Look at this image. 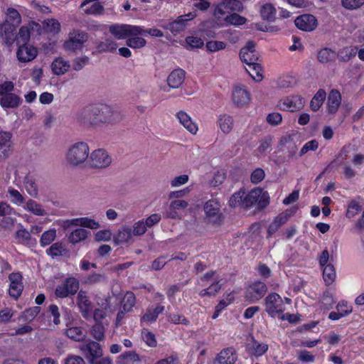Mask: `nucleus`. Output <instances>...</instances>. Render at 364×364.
<instances>
[{"instance_id": "obj_1", "label": "nucleus", "mask_w": 364, "mask_h": 364, "mask_svg": "<svg viewBox=\"0 0 364 364\" xmlns=\"http://www.w3.org/2000/svg\"><path fill=\"white\" fill-rule=\"evenodd\" d=\"M240 58L245 63L247 72L256 82H260L263 79L262 68L257 62L259 60L258 53L255 50V43L253 41H248L246 46L240 51Z\"/></svg>"}, {"instance_id": "obj_2", "label": "nucleus", "mask_w": 364, "mask_h": 364, "mask_svg": "<svg viewBox=\"0 0 364 364\" xmlns=\"http://www.w3.org/2000/svg\"><path fill=\"white\" fill-rule=\"evenodd\" d=\"M269 203V196L267 191L255 188L244 196L243 208L249 209L256 206L259 210L265 208Z\"/></svg>"}, {"instance_id": "obj_3", "label": "nucleus", "mask_w": 364, "mask_h": 364, "mask_svg": "<svg viewBox=\"0 0 364 364\" xmlns=\"http://www.w3.org/2000/svg\"><path fill=\"white\" fill-rule=\"evenodd\" d=\"M88 40V34L85 31L74 30L70 32L68 38L64 41L63 49L70 53L81 51Z\"/></svg>"}, {"instance_id": "obj_4", "label": "nucleus", "mask_w": 364, "mask_h": 364, "mask_svg": "<svg viewBox=\"0 0 364 364\" xmlns=\"http://www.w3.org/2000/svg\"><path fill=\"white\" fill-rule=\"evenodd\" d=\"M97 106L100 112L97 113V115L94 117L95 126L115 123L122 119V113L118 110L113 109L110 106L107 105H97Z\"/></svg>"}, {"instance_id": "obj_5", "label": "nucleus", "mask_w": 364, "mask_h": 364, "mask_svg": "<svg viewBox=\"0 0 364 364\" xmlns=\"http://www.w3.org/2000/svg\"><path fill=\"white\" fill-rule=\"evenodd\" d=\"M79 288V281L74 277H68L56 287L55 295L60 299L70 297L77 292Z\"/></svg>"}, {"instance_id": "obj_6", "label": "nucleus", "mask_w": 364, "mask_h": 364, "mask_svg": "<svg viewBox=\"0 0 364 364\" xmlns=\"http://www.w3.org/2000/svg\"><path fill=\"white\" fill-rule=\"evenodd\" d=\"M88 155L87 144L85 142H78L69 149L67 154V160L70 164L77 166L83 163L87 159Z\"/></svg>"}, {"instance_id": "obj_7", "label": "nucleus", "mask_w": 364, "mask_h": 364, "mask_svg": "<svg viewBox=\"0 0 364 364\" xmlns=\"http://www.w3.org/2000/svg\"><path fill=\"white\" fill-rule=\"evenodd\" d=\"M265 311L271 317L283 313L284 307L280 295L276 292L269 294L264 299Z\"/></svg>"}, {"instance_id": "obj_8", "label": "nucleus", "mask_w": 364, "mask_h": 364, "mask_svg": "<svg viewBox=\"0 0 364 364\" xmlns=\"http://www.w3.org/2000/svg\"><path fill=\"white\" fill-rule=\"evenodd\" d=\"M109 31L117 39H124L129 36H139L141 29L140 26L122 24L112 25Z\"/></svg>"}, {"instance_id": "obj_9", "label": "nucleus", "mask_w": 364, "mask_h": 364, "mask_svg": "<svg viewBox=\"0 0 364 364\" xmlns=\"http://www.w3.org/2000/svg\"><path fill=\"white\" fill-rule=\"evenodd\" d=\"M10 282L9 294L11 297L17 300L23 290V276L19 272H12L9 275Z\"/></svg>"}, {"instance_id": "obj_10", "label": "nucleus", "mask_w": 364, "mask_h": 364, "mask_svg": "<svg viewBox=\"0 0 364 364\" xmlns=\"http://www.w3.org/2000/svg\"><path fill=\"white\" fill-rule=\"evenodd\" d=\"M220 203L216 200H209L204 205V211L208 220L213 223L221 222L222 214L220 213Z\"/></svg>"}, {"instance_id": "obj_11", "label": "nucleus", "mask_w": 364, "mask_h": 364, "mask_svg": "<svg viewBox=\"0 0 364 364\" xmlns=\"http://www.w3.org/2000/svg\"><path fill=\"white\" fill-rule=\"evenodd\" d=\"M267 291L265 283L261 281H255L249 285L246 297L251 301L255 302L261 299Z\"/></svg>"}, {"instance_id": "obj_12", "label": "nucleus", "mask_w": 364, "mask_h": 364, "mask_svg": "<svg viewBox=\"0 0 364 364\" xmlns=\"http://www.w3.org/2000/svg\"><path fill=\"white\" fill-rule=\"evenodd\" d=\"M80 350L89 363L102 355V347L96 341H91L83 343L80 347Z\"/></svg>"}, {"instance_id": "obj_13", "label": "nucleus", "mask_w": 364, "mask_h": 364, "mask_svg": "<svg viewBox=\"0 0 364 364\" xmlns=\"http://www.w3.org/2000/svg\"><path fill=\"white\" fill-rule=\"evenodd\" d=\"M13 134L10 132L0 130V161L9 156L13 150Z\"/></svg>"}, {"instance_id": "obj_14", "label": "nucleus", "mask_w": 364, "mask_h": 364, "mask_svg": "<svg viewBox=\"0 0 364 364\" xmlns=\"http://www.w3.org/2000/svg\"><path fill=\"white\" fill-rule=\"evenodd\" d=\"M294 23L299 30L309 32L317 27L318 21L314 15L305 14L297 16Z\"/></svg>"}, {"instance_id": "obj_15", "label": "nucleus", "mask_w": 364, "mask_h": 364, "mask_svg": "<svg viewBox=\"0 0 364 364\" xmlns=\"http://www.w3.org/2000/svg\"><path fill=\"white\" fill-rule=\"evenodd\" d=\"M279 108L284 111L296 112L303 108L304 98L299 95L287 97L279 102Z\"/></svg>"}, {"instance_id": "obj_16", "label": "nucleus", "mask_w": 364, "mask_h": 364, "mask_svg": "<svg viewBox=\"0 0 364 364\" xmlns=\"http://www.w3.org/2000/svg\"><path fill=\"white\" fill-rule=\"evenodd\" d=\"M77 305L84 318L89 319L92 316L93 306L85 291L80 290L78 292Z\"/></svg>"}, {"instance_id": "obj_17", "label": "nucleus", "mask_w": 364, "mask_h": 364, "mask_svg": "<svg viewBox=\"0 0 364 364\" xmlns=\"http://www.w3.org/2000/svg\"><path fill=\"white\" fill-rule=\"evenodd\" d=\"M100 110L97 108V105H90L85 107L77 116V119L79 122L85 125L95 126V116L97 115Z\"/></svg>"}, {"instance_id": "obj_18", "label": "nucleus", "mask_w": 364, "mask_h": 364, "mask_svg": "<svg viewBox=\"0 0 364 364\" xmlns=\"http://www.w3.org/2000/svg\"><path fill=\"white\" fill-rule=\"evenodd\" d=\"M196 14L190 12L186 15H181L173 21L169 22L166 28L169 30L173 34L176 35L185 29L188 21L196 17Z\"/></svg>"}, {"instance_id": "obj_19", "label": "nucleus", "mask_w": 364, "mask_h": 364, "mask_svg": "<svg viewBox=\"0 0 364 364\" xmlns=\"http://www.w3.org/2000/svg\"><path fill=\"white\" fill-rule=\"evenodd\" d=\"M112 162V158L104 149L94 151L90 156V166L94 168H105Z\"/></svg>"}, {"instance_id": "obj_20", "label": "nucleus", "mask_w": 364, "mask_h": 364, "mask_svg": "<svg viewBox=\"0 0 364 364\" xmlns=\"http://www.w3.org/2000/svg\"><path fill=\"white\" fill-rule=\"evenodd\" d=\"M251 100V95L244 85H237L232 92V100L237 107H244L249 104Z\"/></svg>"}, {"instance_id": "obj_21", "label": "nucleus", "mask_w": 364, "mask_h": 364, "mask_svg": "<svg viewBox=\"0 0 364 364\" xmlns=\"http://www.w3.org/2000/svg\"><path fill=\"white\" fill-rule=\"evenodd\" d=\"M38 54L36 48L28 43L19 46L16 56L20 62L27 63L33 60Z\"/></svg>"}, {"instance_id": "obj_22", "label": "nucleus", "mask_w": 364, "mask_h": 364, "mask_svg": "<svg viewBox=\"0 0 364 364\" xmlns=\"http://www.w3.org/2000/svg\"><path fill=\"white\" fill-rule=\"evenodd\" d=\"M341 103V95L336 89L328 93L326 102V110L328 114L334 115L338 110Z\"/></svg>"}, {"instance_id": "obj_23", "label": "nucleus", "mask_w": 364, "mask_h": 364, "mask_svg": "<svg viewBox=\"0 0 364 364\" xmlns=\"http://www.w3.org/2000/svg\"><path fill=\"white\" fill-rule=\"evenodd\" d=\"M237 359V353L232 347L223 349L217 355L216 364H235Z\"/></svg>"}, {"instance_id": "obj_24", "label": "nucleus", "mask_w": 364, "mask_h": 364, "mask_svg": "<svg viewBox=\"0 0 364 364\" xmlns=\"http://www.w3.org/2000/svg\"><path fill=\"white\" fill-rule=\"evenodd\" d=\"M232 11H235V10H232L231 6L221 1L215 6L213 14L218 23L224 24Z\"/></svg>"}, {"instance_id": "obj_25", "label": "nucleus", "mask_w": 364, "mask_h": 364, "mask_svg": "<svg viewBox=\"0 0 364 364\" xmlns=\"http://www.w3.org/2000/svg\"><path fill=\"white\" fill-rule=\"evenodd\" d=\"M290 215L286 212L278 214L267 228V237H271L289 220Z\"/></svg>"}, {"instance_id": "obj_26", "label": "nucleus", "mask_w": 364, "mask_h": 364, "mask_svg": "<svg viewBox=\"0 0 364 364\" xmlns=\"http://www.w3.org/2000/svg\"><path fill=\"white\" fill-rule=\"evenodd\" d=\"M186 72L181 68H176L171 72L167 77V83L171 88H178L184 82Z\"/></svg>"}, {"instance_id": "obj_27", "label": "nucleus", "mask_w": 364, "mask_h": 364, "mask_svg": "<svg viewBox=\"0 0 364 364\" xmlns=\"http://www.w3.org/2000/svg\"><path fill=\"white\" fill-rule=\"evenodd\" d=\"M165 309V307L161 304L157 305L154 308H147L146 313L141 317L140 322L143 323H154L155 322L159 314H162Z\"/></svg>"}, {"instance_id": "obj_28", "label": "nucleus", "mask_w": 364, "mask_h": 364, "mask_svg": "<svg viewBox=\"0 0 364 364\" xmlns=\"http://www.w3.org/2000/svg\"><path fill=\"white\" fill-rule=\"evenodd\" d=\"M176 117L180 124H181L191 134H196L198 125L194 122L191 117L184 111H179L176 113Z\"/></svg>"}, {"instance_id": "obj_29", "label": "nucleus", "mask_w": 364, "mask_h": 364, "mask_svg": "<svg viewBox=\"0 0 364 364\" xmlns=\"http://www.w3.org/2000/svg\"><path fill=\"white\" fill-rule=\"evenodd\" d=\"M70 68L68 60L62 57L55 58L51 63V70L54 75H62L67 73Z\"/></svg>"}, {"instance_id": "obj_30", "label": "nucleus", "mask_w": 364, "mask_h": 364, "mask_svg": "<svg viewBox=\"0 0 364 364\" xmlns=\"http://www.w3.org/2000/svg\"><path fill=\"white\" fill-rule=\"evenodd\" d=\"M21 102V98L14 92L0 97V105L4 109L16 108Z\"/></svg>"}, {"instance_id": "obj_31", "label": "nucleus", "mask_w": 364, "mask_h": 364, "mask_svg": "<svg viewBox=\"0 0 364 364\" xmlns=\"http://www.w3.org/2000/svg\"><path fill=\"white\" fill-rule=\"evenodd\" d=\"M33 26H38V23L34 22L30 23L27 25L22 26L18 31L16 36V41L18 44H26L30 40L31 33L33 30Z\"/></svg>"}, {"instance_id": "obj_32", "label": "nucleus", "mask_w": 364, "mask_h": 364, "mask_svg": "<svg viewBox=\"0 0 364 364\" xmlns=\"http://www.w3.org/2000/svg\"><path fill=\"white\" fill-rule=\"evenodd\" d=\"M98 1L99 0H84L80 4V7L83 8L86 5L94 2L90 6L84 9L85 14L95 16L102 14L105 9L102 4L98 2Z\"/></svg>"}, {"instance_id": "obj_33", "label": "nucleus", "mask_w": 364, "mask_h": 364, "mask_svg": "<svg viewBox=\"0 0 364 364\" xmlns=\"http://www.w3.org/2000/svg\"><path fill=\"white\" fill-rule=\"evenodd\" d=\"M15 237L18 240V243L24 245H36V239L31 237V232L26 228L18 229L15 234Z\"/></svg>"}, {"instance_id": "obj_34", "label": "nucleus", "mask_w": 364, "mask_h": 364, "mask_svg": "<svg viewBox=\"0 0 364 364\" xmlns=\"http://www.w3.org/2000/svg\"><path fill=\"white\" fill-rule=\"evenodd\" d=\"M326 98V92L323 89H319L310 102V108L312 111L319 110Z\"/></svg>"}, {"instance_id": "obj_35", "label": "nucleus", "mask_w": 364, "mask_h": 364, "mask_svg": "<svg viewBox=\"0 0 364 364\" xmlns=\"http://www.w3.org/2000/svg\"><path fill=\"white\" fill-rule=\"evenodd\" d=\"M218 124L220 130L224 134H228L231 132L233 127V119L231 116L223 114L219 116L218 119Z\"/></svg>"}, {"instance_id": "obj_36", "label": "nucleus", "mask_w": 364, "mask_h": 364, "mask_svg": "<svg viewBox=\"0 0 364 364\" xmlns=\"http://www.w3.org/2000/svg\"><path fill=\"white\" fill-rule=\"evenodd\" d=\"M65 333L68 338L75 341H82L86 337L84 328L80 326L68 328Z\"/></svg>"}, {"instance_id": "obj_37", "label": "nucleus", "mask_w": 364, "mask_h": 364, "mask_svg": "<svg viewBox=\"0 0 364 364\" xmlns=\"http://www.w3.org/2000/svg\"><path fill=\"white\" fill-rule=\"evenodd\" d=\"M136 296L132 291H127L121 301V309L125 312H131L136 304Z\"/></svg>"}, {"instance_id": "obj_38", "label": "nucleus", "mask_w": 364, "mask_h": 364, "mask_svg": "<svg viewBox=\"0 0 364 364\" xmlns=\"http://www.w3.org/2000/svg\"><path fill=\"white\" fill-rule=\"evenodd\" d=\"M322 274L325 284L330 286L332 284L336 277V269L333 264H328L324 267H322Z\"/></svg>"}, {"instance_id": "obj_39", "label": "nucleus", "mask_w": 364, "mask_h": 364, "mask_svg": "<svg viewBox=\"0 0 364 364\" xmlns=\"http://www.w3.org/2000/svg\"><path fill=\"white\" fill-rule=\"evenodd\" d=\"M362 210L360 202L357 199H352L348 201L346 217L351 219L358 215Z\"/></svg>"}, {"instance_id": "obj_40", "label": "nucleus", "mask_w": 364, "mask_h": 364, "mask_svg": "<svg viewBox=\"0 0 364 364\" xmlns=\"http://www.w3.org/2000/svg\"><path fill=\"white\" fill-rule=\"evenodd\" d=\"M25 188L28 193L32 197L38 196V187L35 181V178L30 173L27 174L23 181Z\"/></svg>"}, {"instance_id": "obj_41", "label": "nucleus", "mask_w": 364, "mask_h": 364, "mask_svg": "<svg viewBox=\"0 0 364 364\" xmlns=\"http://www.w3.org/2000/svg\"><path fill=\"white\" fill-rule=\"evenodd\" d=\"M119 359L123 360L124 364H140L141 362L139 355L134 350L124 352Z\"/></svg>"}, {"instance_id": "obj_42", "label": "nucleus", "mask_w": 364, "mask_h": 364, "mask_svg": "<svg viewBox=\"0 0 364 364\" xmlns=\"http://www.w3.org/2000/svg\"><path fill=\"white\" fill-rule=\"evenodd\" d=\"M132 237V230L129 227H123L118 230L114 237V242L117 245L127 242Z\"/></svg>"}, {"instance_id": "obj_43", "label": "nucleus", "mask_w": 364, "mask_h": 364, "mask_svg": "<svg viewBox=\"0 0 364 364\" xmlns=\"http://www.w3.org/2000/svg\"><path fill=\"white\" fill-rule=\"evenodd\" d=\"M357 53V49L352 47H345L338 52V58L341 62H348Z\"/></svg>"}, {"instance_id": "obj_44", "label": "nucleus", "mask_w": 364, "mask_h": 364, "mask_svg": "<svg viewBox=\"0 0 364 364\" xmlns=\"http://www.w3.org/2000/svg\"><path fill=\"white\" fill-rule=\"evenodd\" d=\"M336 53L328 48L321 49L317 54L318 60L321 63H326L334 60Z\"/></svg>"}, {"instance_id": "obj_45", "label": "nucleus", "mask_w": 364, "mask_h": 364, "mask_svg": "<svg viewBox=\"0 0 364 364\" xmlns=\"http://www.w3.org/2000/svg\"><path fill=\"white\" fill-rule=\"evenodd\" d=\"M245 192V190L240 189L238 191L234 193L228 200L229 206L235 208L241 206L243 208V201Z\"/></svg>"}, {"instance_id": "obj_46", "label": "nucleus", "mask_w": 364, "mask_h": 364, "mask_svg": "<svg viewBox=\"0 0 364 364\" xmlns=\"http://www.w3.org/2000/svg\"><path fill=\"white\" fill-rule=\"evenodd\" d=\"M336 301L333 298L332 293L329 291L326 290L323 291L321 300V307L323 310H330L333 309Z\"/></svg>"}, {"instance_id": "obj_47", "label": "nucleus", "mask_w": 364, "mask_h": 364, "mask_svg": "<svg viewBox=\"0 0 364 364\" xmlns=\"http://www.w3.org/2000/svg\"><path fill=\"white\" fill-rule=\"evenodd\" d=\"M107 281V276L105 273L92 272L84 280V283L88 285L104 283Z\"/></svg>"}, {"instance_id": "obj_48", "label": "nucleus", "mask_w": 364, "mask_h": 364, "mask_svg": "<svg viewBox=\"0 0 364 364\" xmlns=\"http://www.w3.org/2000/svg\"><path fill=\"white\" fill-rule=\"evenodd\" d=\"M117 48V43L110 39H105L97 45V49L100 53L114 52Z\"/></svg>"}, {"instance_id": "obj_49", "label": "nucleus", "mask_w": 364, "mask_h": 364, "mask_svg": "<svg viewBox=\"0 0 364 364\" xmlns=\"http://www.w3.org/2000/svg\"><path fill=\"white\" fill-rule=\"evenodd\" d=\"M88 232L82 228H77L73 230L68 236L69 241L75 244L82 240H85L87 237Z\"/></svg>"}, {"instance_id": "obj_50", "label": "nucleus", "mask_w": 364, "mask_h": 364, "mask_svg": "<svg viewBox=\"0 0 364 364\" xmlns=\"http://www.w3.org/2000/svg\"><path fill=\"white\" fill-rule=\"evenodd\" d=\"M260 14L263 19L272 21L275 18L276 9L271 4H265L260 9Z\"/></svg>"}, {"instance_id": "obj_51", "label": "nucleus", "mask_w": 364, "mask_h": 364, "mask_svg": "<svg viewBox=\"0 0 364 364\" xmlns=\"http://www.w3.org/2000/svg\"><path fill=\"white\" fill-rule=\"evenodd\" d=\"M126 45L134 49L141 48L146 45V41L139 36H129Z\"/></svg>"}, {"instance_id": "obj_52", "label": "nucleus", "mask_w": 364, "mask_h": 364, "mask_svg": "<svg viewBox=\"0 0 364 364\" xmlns=\"http://www.w3.org/2000/svg\"><path fill=\"white\" fill-rule=\"evenodd\" d=\"M45 29L50 33L58 34L61 29L60 22L55 18H48L43 22Z\"/></svg>"}, {"instance_id": "obj_53", "label": "nucleus", "mask_w": 364, "mask_h": 364, "mask_svg": "<svg viewBox=\"0 0 364 364\" xmlns=\"http://www.w3.org/2000/svg\"><path fill=\"white\" fill-rule=\"evenodd\" d=\"M40 311L41 307L38 306L30 307L21 313V318L26 322H31L36 318Z\"/></svg>"}, {"instance_id": "obj_54", "label": "nucleus", "mask_w": 364, "mask_h": 364, "mask_svg": "<svg viewBox=\"0 0 364 364\" xmlns=\"http://www.w3.org/2000/svg\"><path fill=\"white\" fill-rule=\"evenodd\" d=\"M56 237L55 229H50L45 231L40 239V245L41 247H46L50 245Z\"/></svg>"}, {"instance_id": "obj_55", "label": "nucleus", "mask_w": 364, "mask_h": 364, "mask_svg": "<svg viewBox=\"0 0 364 364\" xmlns=\"http://www.w3.org/2000/svg\"><path fill=\"white\" fill-rule=\"evenodd\" d=\"M26 209L36 215H43L46 214L45 210L42 208V205L33 200L29 199L26 204Z\"/></svg>"}, {"instance_id": "obj_56", "label": "nucleus", "mask_w": 364, "mask_h": 364, "mask_svg": "<svg viewBox=\"0 0 364 364\" xmlns=\"http://www.w3.org/2000/svg\"><path fill=\"white\" fill-rule=\"evenodd\" d=\"M141 338L149 347H156L157 340L156 338L155 334L153 332L144 328L141 331Z\"/></svg>"}, {"instance_id": "obj_57", "label": "nucleus", "mask_w": 364, "mask_h": 364, "mask_svg": "<svg viewBox=\"0 0 364 364\" xmlns=\"http://www.w3.org/2000/svg\"><path fill=\"white\" fill-rule=\"evenodd\" d=\"M221 289L220 282L212 283L208 288L202 289L199 292V296L201 297L211 296L215 295Z\"/></svg>"}, {"instance_id": "obj_58", "label": "nucleus", "mask_w": 364, "mask_h": 364, "mask_svg": "<svg viewBox=\"0 0 364 364\" xmlns=\"http://www.w3.org/2000/svg\"><path fill=\"white\" fill-rule=\"evenodd\" d=\"M247 21V19L236 14V13H231L227 18L224 24L225 25H234V26H242L244 25Z\"/></svg>"}, {"instance_id": "obj_59", "label": "nucleus", "mask_w": 364, "mask_h": 364, "mask_svg": "<svg viewBox=\"0 0 364 364\" xmlns=\"http://www.w3.org/2000/svg\"><path fill=\"white\" fill-rule=\"evenodd\" d=\"M6 21L13 26L18 25L21 21V16L16 9L9 8L6 12Z\"/></svg>"}, {"instance_id": "obj_60", "label": "nucleus", "mask_w": 364, "mask_h": 364, "mask_svg": "<svg viewBox=\"0 0 364 364\" xmlns=\"http://www.w3.org/2000/svg\"><path fill=\"white\" fill-rule=\"evenodd\" d=\"M90 333L95 339L101 341L105 338V328L102 323H95L91 328Z\"/></svg>"}, {"instance_id": "obj_61", "label": "nucleus", "mask_w": 364, "mask_h": 364, "mask_svg": "<svg viewBox=\"0 0 364 364\" xmlns=\"http://www.w3.org/2000/svg\"><path fill=\"white\" fill-rule=\"evenodd\" d=\"M90 63V58L87 56L77 57L73 60L72 68L75 71L81 70Z\"/></svg>"}, {"instance_id": "obj_62", "label": "nucleus", "mask_w": 364, "mask_h": 364, "mask_svg": "<svg viewBox=\"0 0 364 364\" xmlns=\"http://www.w3.org/2000/svg\"><path fill=\"white\" fill-rule=\"evenodd\" d=\"M64 249L61 243L55 242L46 250V254L53 258L62 256Z\"/></svg>"}, {"instance_id": "obj_63", "label": "nucleus", "mask_w": 364, "mask_h": 364, "mask_svg": "<svg viewBox=\"0 0 364 364\" xmlns=\"http://www.w3.org/2000/svg\"><path fill=\"white\" fill-rule=\"evenodd\" d=\"M227 44L224 41H209L206 43L205 47L208 51L213 53L224 50Z\"/></svg>"}, {"instance_id": "obj_64", "label": "nucleus", "mask_w": 364, "mask_h": 364, "mask_svg": "<svg viewBox=\"0 0 364 364\" xmlns=\"http://www.w3.org/2000/svg\"><path fill=\"white\" fill-rule=\"evenodd\" d=\"M188 48H201L204 46L203 41L198 36H188L185 39Z\"/></svg>"}]
</instances>
